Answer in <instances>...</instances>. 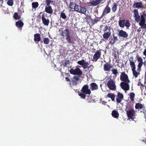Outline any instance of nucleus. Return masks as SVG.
Wrapping results in <instances>:
<instances>
[{"label":"nucleus","instance_id":"f257e3e1","mask_svg":"<svg viewBox=\"0 0 146 146\" xmlns=\"http://www.w3.org/2000/svg\"><path fill=\"white\" fill-rule=\"evenodd\" d=\"M133 56H131L129 58V61L133 75L135 78H136L140 74V71L136 70V66L135 62L133 61Z\"/></svg>","mask_w":146,"mask_h":146},{"label":"nucleus","instance_id":"f03ea898","mask_svg":"<svg viewBox=\"0 0 146 146\" xmlns=\"http://www.w3.org/2000/svg\"><path fill=\"white\" fill-rule=\"evenodd\" d=\"M61 35L63 37L65 36L66 40L68 43L72 44H74L75 43L71 36L70 35L69 30L68 29H66L63 31H62Z\"/></svg>","mask_w":146,"mask_h":146},{"label":"nucleus","instance_id":"7ed1b4c3","mask_svg":"<svg viewBox=\"0 0 146 146\" xmlns=\"http://www.w3.org/2000/svg\"><path fill=\"white\" fill-rule=\"evenodd\" d=\"M128 105H127L126 106V108L125 109V111L126 112V113L127 117L129 119H133V117L135 115V111L133 108H131L128 110Z\"/></svg>","mask_w":146,"mask_h":146},{"label":"nucleus","instance_id":"20e7f679","mask_svg":"<svg viewBox=\"0 0 146 146\" xmlns=\"http://www.w3.org/2000/svg\"><path fill=\"white\" fill-rule=\"evenodd\" d=\"M119 25L121 28H123L125 27L127 28H128L130 26V23L129 20H120L119 21Z\"/></svg>","mask_w":146,"mask_h":146},{"label":"nucleus","instance_id":"39448f33","mask_svg":"<svg viewBox=\"0 0 146 146\" xmlns=\"http://www.w3.org/2000/svg\"><path fill=\"white\" fill-rule=\"evenodd\" d=\"M115 82L112 79L110 78L107 82V86L111 90H115L116 89Z\"/></svg>","mask_w":146,"mask_h":146},{"label":"nucleus","instance_id":"423d86ee","mask_svg":"<svg viewBox=\"0 0 146 146\" xmlns=\"http://www.w3.org/2000/svg\"><path fill=\"white\" fill-rule=\"evenodd\" d=\"M70 73L74 75H77L79 76H81L82 74V72L80 69L78 68H76L75 69H71L70 71Z\"/></svg>","mask_w":146,"mask_h":146},{"label":"nucleus","instance_id":"0eeeda50","mask_svg":"<svg viewBox=\"0 0 146 146\" xmlns=\"http://www.w3.org/2000/svg\"><path fill=\"white\" fill-rule=\"evenodd\" d=\"M120 79L121 81H123V82L130 83V81L128 79V76L125 74V72H123L121 73L120 76Z\"/></svg>","mask_w":146,"mask_h":146},{"label":"nucleus","instance_id":"6e6552de","mask_svg":"<svg viewBox=\"0 0 146 146\" xmlns=\"http://www.w3.org/2000/svg\"><path fill=\"white\" fill-rule=\"evenodd\" d=\"M89 87V86L88 85H84L81 90V92L86 94L90 95L91 92Z\"/></svg>","mask_w":146,"mask_h":146},{"label":"nucleus","instance_id":"1a4fd4ad","mask_svg":"<svg viewBox=\"0 0 146 146\" xmlns=\"http://www.w3.org/2000/svg\"><path fill=\"white\" fill-rule=\"evenodd\" d=\"M77 63L78 64L82 66L84 69L88 68V66L89 65V63L88 62H86L84 59L78 61Z\"/></svg>","mask_w":146,"mask_h":146},{"label":"nucleus","instance_id":"9d476101","mask_svg":"<svg viewBox=\"0 0 146 146\" xmlns=\"http://www.w3.org/2000/svg\"><path fill=\"white\" fill-rule=\"evenodd\" d=\"M101 50L100 49L96 51V53L94 54L93 57L92 61L96 62L101 56Z\"/></svg>","mask_w":146,"mask_h":146},{"label":"nucleus","instance_id":"9b49d317","mask_svg":"<svg viewBox=\"0 0 146 146\" xmlns=\"http://www.w3.org/2000/svg\"><path fill=\"white\" fill-rule=\"evenodd\" d=\"M130 83L125 82H121L120 84V86L121 88L124 90L127 91L129 89V84Z\"/></svg>","mask_w":146,"mask_h":146},{"label":"nucleus","instance_id":"f8f14e48","mask_svg":"<svg viewBox=\"0 0 146 146\" xmlns=\"http://www.w3.org/2000/svg\"><path fill=\"white\" fill-rule=\"evenodd\" d=\"M109 3L106 6L104 9L102 15V17L108 14L111 11V8L109 6Z\"/></svg>","mask_w":146,"mask_h":146},{"label":"nucleus","instance_id":"ddd939ff","mask_svg":"<svg viewBox=\"0 0 146 146\" xmlns=\"http://www.w3.org/2000/svg\"><path fill=\"white\" fill-rule=\"evenodd\" d=\"M140 22L139 23H144L146 21V13L145 11L142 12L140 15Z\"/></svg>","mask_w":146,"mask_h":146},{"label":"nucleus","instance_id":"4468645a","mask_svg":"<svg viewBox=\"0 0 146 146\" xmlns=\"http://www.w3.org/2000/svg\"><path fill=\"white\" fill-rule=\"evenodd\" d=\"M112 67V66L111 64L107 62L104 65V69L105 71H110Z\"/></svg>","mask_w":146,"mask_h":146},{"label":"nucleus","instance_id":"2eb2a0df","mask_svg":"<svg viewBox=\"0 0 146 146\" xmlns=\"http://www.w3.org/2000/svg\"><path fill=\"white\" fill-rule=\"evenodd\" d=\"M133 12L135 21L137 22H140V16L138 15V10L137 9L134 10Z\"/></svg>","mask_w":146,"mask_h":146},{"label":"nucleus","instance_id":"dca6fc26","mask_svg":"<svg viewBox=\"0 0 146 146\" xmlns=\"http://www.w3.org/2000/svg\"><path fill=\"white\" fill-rule=\"evenodd\" d=\"M90 1H90L88 3V4H90V6H96L99 5L101 1L103 0H96L94 1V0H90Z\"/></svg>","mask_w":146,"mask_h":146},{"label":"nucleus","instance_id":"f3484780","mask_svg":"<svg viewBox=\"0 0 146 146\" xmlns=\"http://www.w3.org/2000/svg\"><path fill=\"white\" fill-rule=\"evenodd\" d=\"M42 20L44 25L48 26L49 23V20L48 19H46L44 14L43 13L42 15Z\"/></svg>","mask_w":146,"mask_h":146},{"label":"nucleus","instance_id":"a211bd4d","mask_svg":"<svg viewBox=\"0 0 146 146\" xmlns=\"http://www.w3.org/2000/svg\"><path fill=\"white\" fill-rule=\"evenodd\" d=\"M133 7L134 8L143 9V5L142 2L134 3L133 5Z\"/></svg>","mask_w":146,"mask_h":146},{"label":"nucleus","instance_id":"6ab92c4d","mask_svg":"<svg viewBox=\"0 0 146 146\" xmlns=\"http://www.w3.org/2000/svg\"><path fill=\"white\" fill-rule=\"evenodd\" d=\"M118 36L125 38L128 36V34L125 31L121 30L119 32Z\"/></svg>","mask_w":146,"mask_h":146},{"label":"nucleus","instance_id":"aec40b11","mask_svg":"<svg viewBox=\"0 0 146 146\" xmlns=\"http://www.w3.org/2000/svg\"><path fill=\"white\" fill-rule=\"evenodd\" d=\"M45 11L47 13L52 14L53 12V10L52 7L50 6H45Z\"/></svg>","mask_w":146,"mask_h":146},{"label":"nucleus","instance_id":"412c9836","mask_svg":"<svg viewBox=\"0 0 146 146\" xmlns=\"http://www.w3.org/2000/svg\"><path fill=\"white\" fill-rule=\"evenodd\" d=\"M79 80V78L77 76L73 77L71 80V82L72 85H76L78 84V81Z\"/></svg>","mask_w":146,"mask_h":146},{"label":"nucleus","instance_id":"4be33fe9","mask_svg":"<svg viewBox=\"0 0 146 146\" xmlns=\"http://www.w3.org/2000/svg\"><path fill=\"white\" fill-rule=\"evenodd\" d=\"M111 34L110 31L109 32L105 33L102 35L104 38L106 40H108L111 36Z\"/></svg>","mask_w":146,"mask_h":146},{"label":"nucleus","instance_id":"5701e85b","mask_svg":"<svg viewBox=\"0 0 146 146\" xmlns=\"http://www.w3.org/2000/svg\"><path fill=\"white\" fill-rule=\"evenodd\" d=\"M24 24L23 23L21 20H19L18 21L16 22L15 23L16 26L19 28L22 29L24 25Z\"/></svg>","mask_w":146,"mask_h":146},{"label":"nucleus","instance_id":"b1692460","mask_svg":"<svg viewBox=\"0 0 146 146\" xmlns=\"http://www.w3.org/2000/svg\"><path fill=\"white\" fill-rule=\"evenodd\" d=\"M135 108L136 109H142L143 108L145 109V107H144V105L139 103L136 104Z\"/></svg>","mask_w":146,"mask_h":146},{"label":"nucleus","instance_id":"393cba45","mask_svg":"<svg viewBox=\"0 0 146 146\" xmlns=\"http://www.w3.org/2000/svg\"><path fill=\"white\" fill-rule=\"evenodd\" d=\"M90 88L92 90H94L98 89V86L95 83H92L90 85Z\"/></svg>","mask_w":146,"mask_h":146},{"label":"nucleus","instance_id":"a878e982","mask_svg":"<svg viewBox=\"0 0 146 146\" xmlns=\"http://www.w3.org/2000/svg\"><path fill=\"white\" fill-rule=\"evenodd\" d=\"M34 40L36 42H39L41 40L40 35L39 33L35 34L34 35Z\"/></svg>","mask_w":146,"mask_h":146},{"label":"nucleus","instance_id":"bb28decb","mask_svg":"<svg viewBox=\"0 0 146 146\" xmlns=\"http://www.w3.org/2000/svg\"><path fill=\"white\" fill-rule=\"evenodd\" d=\"M113 55L114 56V58L115 59H116L118 57L119 54V52L118 50L116 48H115L113 50Z\"/></svg>","mask_w":146,"mask_h":146},{"label":"nucleus","instance_id":"cd10ccee","mask_svg":"<svg viewBox=\"0 0 146 146\" xmlns=\"http://www.w3.org/2000/svg\"><path fill=\"white\" fill-rule=\"evenodd\" d=\"M115 95L114 94L109 93L108 94V95H107L106 98H110L112 101H113L115 100Z\"/></svg>","mask_w":146,"mask_h":146},{"label":"nucleus","instance_id":"c85d7f7f","mask_svg":"<svg viewBox=\"0 0 146 146\" xmlns=\"http://www.w3.org/2000/svg\"><path fill=\"white\" fill-rule=\"evenodd\" d=\"M111 115L112 116L115 118H117L119 116V113L117 111L115 110L112 111Z\"/></svg>","mask_w":146,"mask_h":146},{"label":"nucleus","instance_id":"c756f323","mask_svg":"<svg viewBox=\"0 0 146 146\" xmlns=\"http://www.w3.org/2000/svg\"><path fill=\"white\" fill-rule=\"evenodd\" d=\"M80 8V13L85 14L87 11V8L85 7H82L81 6Z\"/></svg>","mask_w":146,"mask_h":146},{"label":"nucleus","instance_id":"7c9ffc66","mask_svg":"<svg viewBox=\"0 0 146 146\" xmlns=\"http://www.w3.org/2000/svg\"><path fill=\"white\" fill-rule=\"evenodd\" d=\"M103 17H102V15H101V17H96L94 19V21L92 22V24L93 25L94 24H95L97 23L98 22L100 21L101 20V19Z\"/></svg>","mask_w":146,"mask_h":146},{"label":"nucleus","instance_id":"2f4dec72","mask_svg":"<svg viewBox=\"0 0 146 146\" xmlns=\"http://www.w3.org/2000/svg\"><path fill=\"white\" fill-rule=\"evenodd\" d=\"M80 5L75 4L73 9L74 11L80 13Z\"/></svg>","mask_w":146,"mask_h":146},{"label":"nucleus","instance_id":"473e14b6","mask_svg":"<svg viewBox=\"0 0 146 146\" xmlns=\"http://www.w3.org/2000/svg\"><path fill=\"white\" fill-rule=\"evenodd\" d=\"M117 40L118 39L117 36H113V38L111 39V41L110 42V43L112 45H113Z\"/></svg>","mask_w":146,"mask_h":146},{"label":"nucleus","instance_id":"72a5a7b5","mask_svg":"<svg viewBox=\"0 0 146 146\" xmlns=\"http://www.w3.org/2000/svg\"><path fill=\"white\" fill-rule=\"evenodd\" d=\"M118 5L116 3H114L112 6V11L113 12L115 13L116 11Z\"/></svg>","mask_w":146,"mask_h":146},{"label":"nucleus","instance_id":"f704fd0d","mask_svg":"<svg viewBox=\"0 0 146 146\" xmlns=\"http://www.w3.org/2000/svg\"><path fill=\"white\" fill-rule=\"evenodd\" d=\"M129 96L131 101L132 102H134V98L135 96V94L133 92H131Z\"/></svg>","mask_w":146,"mask_h":146},{"label":"nucleus","instance_id":"c9c22d12","mask_svg":"<svg viewBox=\"0 0 146 146\" xmlns=\"http://www.w3.org/2000/svg\"><path fill=\"white\" fill-rule=\"evenodd\" d=\"M64 10H63L60 13V17L63 19H65L67 16L65 13H64Z\"/></svg>","mask_w":146,"mask_h":146},{"label":"nucleus","instance_id":"e433bc0d","mask_svg":"<svg viewBox=\"0 0 146 146\" xmlns=\"http://www.w3.org/2000/svg\"><path fill=\"white\" fill-rule=\"evenodd\" d=\"M13 17L15 20L20 19L21 18V16L18 15V14L17 13L15 12L14 13Z\"/></svg>","mask_w":146,"mask_h":146},{"label":"nucleus","instance_id":"4c0bfd02","mask_svg":"<svg viewBox=\"0 0 146 146\" xmlns=\"http://www.w3.org/2000/svg\"><path fill=\"white\" fill-rule=\"evenodd\" d=\"M32 6L33 8L36 9L38 6V3L37 2H34L32 3Z\"/></svg>","mask_w":146,"mask_h":146},{"label":"nucleus","instance_id":"58836bf2","mask_svg":"<svg viewBox=\"0 0 146 146\" xmlns=\"http://www.w3.org/2000/svg\"><path fill=\"white\" fill-rule=\"evenodd\" d=\"M145 22L144 23H139V25L141 27L142 29H146V24L145 23Z\"/></svg>","mask_w":146,"mask_h":146},{"label":"nucleus","instance_id":"ea45409f","mask_svg":"<svg viewBox=\"0 0 146 146\" xmlns=\"http://www.w3.org/2000/svg\"><path fill=\"white\" fill-rule=\"evenodd\" d=\"M7 4L9 6H12L13 5V0H9L7 2Z\"/></svg>","mask_w":146,"mask_h":146},{"label":"nucleus","instance_id":"a19ab883","mask_svg":"<svg viewBox=\"0 0 146 146\" xmlns=\"http://www.w3.org/2000/svg\"><path fill=\"white\" fill-rule=\"evenodd\" d=\"M87 94H86L84 93H80L78 94V95L80 96L81 98L83 99H85L86 97V95Z\"/></svg>","mask_w":146,"mask_h":146},{"label":"nucleus","instance_id":"79ce46f5","mask_svg":"<svg viewBox=\"0 0 146 146\" xmlns=\"http://www.w3.org/2000/svg\"><path fill=\"white\" fill-rule=\"evenodd\" d=\"M44 43L45 44H48L50 42L49 39L48 38H45L43 40Z\"/></svg>","mask_w":146,"mask_h":146},{"label":"nucleus","instance_id":"37998d69","mask_svg":"<svg viewBox=\"0 0 146 146\" xmlns=\"http://www.w3.org/2000/svg\"><path fill=\"white\" fill-rule=\"evenodd\" d=\"M112 73L114 75L117 76L118 73L117 70L116 69H113L111 70Z\"/></svg>","mask_w":146,"mask_h":146},{"label":"nucleus","instance_id":"c03bdc74","mask_svg":"<svg viewBox=\"0 0 146 146\" xmlns=\"http://www.w3.org/2000/svg\"><path fill=\"white\" fill-rule=\"evenodd\" d=\"M51 1L50 0H45V3L46 6H50V4H51Z\"/></svg>","mask_w":146,"mask_h":146},{"label":"nucleus","instance_id":"a18cd8bd","mask_svg":"<svg viewBox=\"0 0 146 146\" xmlns=\"http://www.w3.org/2000/svg\"><path fill=\"white\" fill-rule=\"evenodd\" d=\"M137 61L139 62V63L143 62V59L141 57L139 56H137Z\"/></svg>","mask_w":146,"mask_h":146},{"label":"nucleus","instance_id":"49530a36","mask_svg":"<svg viewBox=\"0 0 146 146\" xmlns=\"http://www.w3.org/2000/svg\"><path fill=\"white\" fill-rule=\"evenodd\" d=\"M75 5V4H74L73 2H70L69 5V8L72 9H73L74 6V5Z\"/></svg>","mask_w":146,"mask_h":146},{"label":"nucleus","instance_id":"de8ad7c7","mask_svg":"<svg viewBox=\"0 0 146 146\" xmlns=\"http://www.w3.org/2000/svg\"><path fill=\"white\" fill-rule=\"evenodd\" d=\"M117 97L118 98H121L122 99H123V95L120 93V92H118V93Z\"/></svg>","mask_w":146,"mask_h":146},{"label":"nucleus","instance_id":"09e8293b","mask_svg":"<svg viewBox=\"0 0 146 146\" xmlns=\"http://www.w3.org/2000/svg\"><path fill=\"white\" fill-rule=\"evenodd\" d=\"M69 60H66L63 64L64 67L66 66L69 63Z\"/></svg>","mask_w":146,"mask_h":146},{"label":"nucleus","instance_id":"8fccbe9b","mask_svg":"<svg viewBox=\"0 0 146 146\" xmlns=\"http://www.w3.org/2000/svg\"><path fill=\"white\" fill-rule=\"evenodd\" d=\"M108 29V26L106 25L105 26V27L104 28L103 30V31L104 32H106L107 30Z\"/></svg>","mask_w":146,"mask_h":146},{"label":"nucleus","instance_id":"3c124183","mask_svg":"<svg viewBox=\"0 0 146 146\" xmlns=\"http://www.w3.org/2000/svg\"><path fill=\"white\" fill-rule=\"evenodd\" d=\"M122 100V99L121 98H116V101L118 103H120Z\"/></svg>","mask_w":146,"mask_h":146},{"label":"nucleus","instance_id":"603ef678","mask_svg":"<svg viewBox=\"0 0 146 146\" xmlns=\"http://www.w3.org/2000/svg\"><path fill=\"white\" fill-rule=\"evenodd\" d=\"M140 85L143 88L144 87V85L141 83V82L140 81L138 82V84H137V85L138 86H139Z\"/></svg>","mask_w":146,"mask_h":146},{"label":"nucleus","instance_id":"864d4df0","mask_svg":"<svg viewBox=\"0 0 146 146\" xmlns=\"http://www.w3.org/2000/svg\"><path fill=\"white\" fill-rule=\"evenodd\" d=\"M143 54L146 57V49H145L144 50L143 52Z\"/></svg>","mask_w":146,"mask_h":146},{"label":"nucleus","instance_id":"5fc2aeb1","mask_svg":"<svg viewBox=\"0 0 146 146\" xmlns=\"http://www.w3.org/2000/svg\"><path fill=\"white\" fill-rule=\"evenodd\" d=\"M146 140H145V141L144 140H141L140 141L141 143H145V144H146Z\"/></svg>","mask_w":146,"mask_h":146},{"label":"nucleus","instance_id":"6e6d98bb","mask_svg":"<svg viewBox=\"0 0 146 146\" xmlns=\"http://www.w3.org/2000/svg\"><path fill=\"white\" fill-rule=\"evenodd\" d=\"M66 80V81L68 82H69L70 81V78L68 77H66L65 78Z\"/></svg>","mask_w":146,"mask_h":146},{"label":"nucleus","instance_id":"4d7b16f0","mask_svg":"<svg viewBox=\"0 0 146 146\" xmlns=\"http://www.w3.org/2000/svg\"><path fill=\"white\" fill-rule=\"evenodd\" d=\"M102 104H103L104 105H105L106 104V103H107V102H105L104 101H103L102 102Z\"/></svg>","mask_w":146,"mask_h":146},{"label":"nucleus","instance_id":"13d9d810","mask_svg":"<svg viewBox=\"0 0 146 146\" xmlns=\"http://www.w3.org/2000/svg\"><path fill=\"white\" fill-rule=\"evenodd\" d=\"M24 4V3L23 2H21V6H23Z\"/></svg>","mask_w":146,"mask_h":146},{"label":"nucleus","instance_id":"bf43d9fd","mask_svg":"<svg viewBox=\"0 0 146 146\" xmlns=\"http://www.w3.org/2000/svg\"><path fill=\"white\" fill-rule=\"evenodd\" d=\"M50 1H51V4H52V3H53L54 1H52V0H50Z\"/></svg>","mask_w":146,"mask_h":146},{"label":"nucleus","instance_id":"052dcab7","mask_svg":"<svg viewBox=\"0 0 146 146\" xmlns=\"http://www.w3.org/2000/svg\"><path fill=\"white\" fill-rule=\"evenodd\" d=\"M141 30H140L139 29H138V32H139V31H141Z\"/></svg>","mask_w":146,"mask_h":146},{"label":"nucleus","instance_id":"680f3d73","mask_svg":"<svg viewBox=\"0 0 146 146\" xmlns=\"http://www.w3.org/2000/svg\"><path fill=\"white\" fill-rule=\"evenodd\" d=\"M99 7V6H97V7Z\"/></svg>","mask_w":146,"mask_h":146},{"label":"nucleus","instance_id":"e2e57ef3","mask_svg":"<svg viewBox=\"0 0 146 146\" xmlns=\"http://www.w3.org/2000/svg\"><path fill=\"white\" fill-rule=\"evenodd\" d=\"M41 42H42V41H41Z\"/></svg>","mask_w":146,"mask_h":146},{"label":"nucleus","instance_id":"0e129e2a","mask_svg":"<svg viewBox=\"0 0 146 146\" xmlns=\"http://www.w3.org/2000/svg\"><path fill=\"white\" fill-rule=\"evenodd\" d=\"M41 13H42V12H41L40 13V14H41Z\"/></svg>","mask_w":146,"mask_h":146}]
</instances>
